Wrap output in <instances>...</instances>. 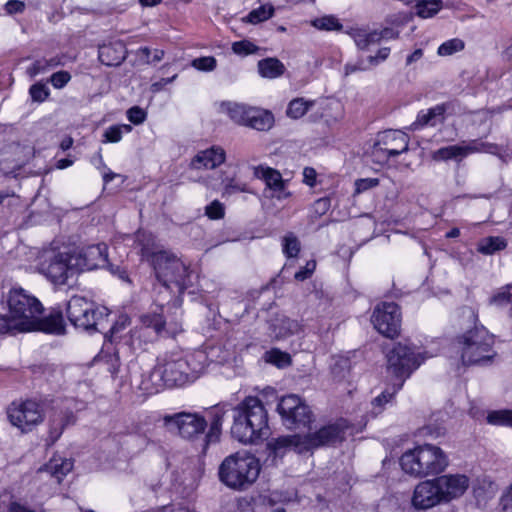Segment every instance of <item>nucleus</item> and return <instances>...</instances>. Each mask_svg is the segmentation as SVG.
Listing matches in <instances>:
<instances>
[{
    "label": "nucleus",
    "instance_id": "5",
    "mask_svg": "<svg viewBox=\"0 0 512 512\" xmlns=\"http://www.w3.org/2000/svg\"><path fill=\"white\" fill-rule=\"evenodd\" d=\"M449 464L445 452L434 445L425 444L406 451L400 458L402 470L416 477L443 472Z\"/></svg>",
    "mask_w": 512,
    "mask_h": 512
},
{
    "label": "nucleus",
    "instance_id": "51",
    "mask_svg": "<svg viewBox=\"0 0 512 512\" xmlns=\"http://www.w3.org/2000/svg\"><path fill=\"white\" fill-rule=\"evenodd\" d=\"M350 371V366L348 360H340L338 361L332 368V374L334 378L338 381L344 380Z\"/></svg>",
    "mask_w": 512,
    "mask_h": 512
},
{
    "label": "nucleus",
    "instance_id": "7",
    "mask_svg": "<svg viewBox=\"0 0 512 512\" xmlns=\"http://www.w3.org/2000/svg\"><path fill=\"white\" fill-rule=\"evenodd\" d=\"M456 343L464 365L486 363L496 355L494 336L484 326H475L466 331L457 338Z\"/></svg>",
    "mask_w": 512,
    "mask_h": 512
},
{
    "label": "nucleus",
    "instance_id": "21",
    "mask_svg": "<svg viewBox=\"0 0 512 512\" xmlns=\"http://www.w3.org/2000/svg\"><path fill=\"white\" fill-rule=\"evenodd\" d=\"M343 438V431L339 425L322 427L313 434L302 436L307 451L322 445L333 444Z\"/></svg>",
    "mask_w": 512,
    "mask_h": 512
},
{
    "label": "nucleus",
    "instance_id": "62",
    "mask_svg": "<svg viewBox=\"0 0 512 512\" xmlns=\"http://www.w3.org/2000/svg\"><path fill=\"white\" fill-rule=\"evenodd\" d=\"M222 183L225 186V193L231 194L233 192H243L245 191L244 187H241L239 184H237L234 180V178H226L222 180Z\"/></svg>",
    "mask_w": 512,
    "mask_h": 512
},
{
    "label": "nucleus",
    "instance_id": "32",
    "mask_svg": "<svg viewBox=\"0 0 512 512\" xmlns=\"http://www.w3.org/2000/svg\"><path fill=\"white\" fill-rule=\"evenodd\" d=\"M250 107L235 102H223L220 111L226 114L234 122L244 125Z\"/></svg>",
    "mask_w": 512,
    "mask_h": 512
},
{
    "label": "nucleus",
    "instance_id": "13",
    "mask_svg": "<svg viewBox=\"0 0 512 512\" xmlns=\"http://www.w3.org/2000/svg\"><path fill=\"white\" fill-rule=\"evenodd\" d=\"M409 136L400 130H386L377 135L371 154L378 163H385L408 151Z\"/></svg>",
    "mask_w": 512,
    "mask_h": 512
},
{
    "label": "nucleus",
    "instance_id": "44",
    "mask_svg": "<svg viewBox=\"0 0 512 512\" xmlns=\"http://www.w3.org/2000/svg\"><path fill=\"white\" fill-rule=\"evenodd\" d=\"M464 49V42L458 38L442 43L438 48V55L449 56Z\"/></svg>",
    "mask_w": 512,
    "mask_h": 512
},
{
    "label": "nucleus",
    "instance_id": "26",
    "mask_svg": "<svg viewBox=\"0 0 512 512\" xmlns=\"http://www.w3.org/2000/svg\"><path fill=\"white\" fill-rule=\"evenodd\" d=\"M349 35L360 50H370L381 41V35L377 30L355 28L349 32Z\"/></svg>",
    "mask_w": 512,
    "mask_h": 512
},
{
    "label": "nucleus",
    "instance_id": "34",
    "mask_svg": "<svg viewBox=\"0 0 512 512\" xmlns=\"http://www.w3.org/2000/svg\"><path fill=\"white\" fill-rule=\"evenodd\" d=\"M225 410L221 407H215L210 412V428L208 433L206 434V438L208 442H216L218 441L222 424L224 421Z\"/></svg>",
    "mask_w": 512,
    "mask_h": 512
},
{
    "label": "nucleus",
    "instance_id": "16",
    "mask_svg": "<svg viewBox=\"0 0 512 512\" xmlns=\"http://www.w3.org/2000/svg\"><path fill=\"white\" fill-rule=\"evenodd\" d=\"M371 321L377 331L386 337L398 335L401 323L399 306L394 302L381 303L373 311Z\"/></svg>",
    "mask_w": 512,
    "mask_h": 512
},
{
    "label": "nucleus",
    "instance_id": "52",
    "mask_svg": "<svg viewBox=\"0 0 512 512\" xmlns=\"http://www.w3.org/2000/svg\"><path fill=\"white\" fill-rule=\"evenodd\" d=\"M71 79V75L67 71H58L51 75L50 82L56 89L63 88Z\"/></svg>",
    "mask_w": 512,
    "mask_h": 512
},
{
    "label": "nucleus",
    "instance_id": "23",
    "mask_svg": "<svg viewBox=\"0 0 512 512\" xmlns=\"http://www.w3.org/2000/svg\"><path fill=\"white\" fill-rule=\"evenodd\" d=\"M301 435H286L273 438L267 443V449L274 457L284 455L288 450L294 449L298 453L307 451Z\"/></svg>",
    "mask_w": 512,
    "mask_h": 512
},
{
    "label": "nucleus",
    "instance_id": "10",
    "mask_svg": "<svg viewBox=\"0 0 512 512\" xmlns=\"http://www.w3.org/2000/svg\"><path fill=\"white\" fill-rule=\"evenodd\" d=\"M39 272L55 286L67 284L76 275L71 252H46L39 264Z\"/></svg>",
    "mask_w": 512,
    "mask_h": 512
},
{
    "label": "nucleus",
    "instance_id": "58",
    "mask_svg": "<svg viewBox=\"0 0 512 512\" xmlns=\"http://www.w3.org/2000/svg\"><path fill=\"white\" fill-rule=\"evenodd\" d=\"M390 54V48L389 47H383L380 48L375 55H371L367 58V61L372 66H376L380 64L381 62L385 61Z\"/></svg>",
    "mask_w": 512,
    "mask_h": 512
},
{
    "label": "nucleus",
    "instance_id": "18",
    "mask_svg": "<svg viewBox=\"0 0 512 512\" xmlns=\"http://www.w3.org/2000/svg\"><path fill=\"white\" fill-rule=\"evenodd\" d=\"M445 503L436 479L425 480L416 485L412 505L418 510H428Z\"/></svg>",
    "mask_w": 512,
    "mask_h": 512
},
{
    "label": "nucleus",
    "instance_id": "60",
    "mask_svg": "<svg viewBox=\"0 0 512 512\" xmlns=\"http://www.w3.org/2000/svg\"><path fill=\"white\" fill-rule=\"evenodd\" d=\"M5 11L7 14L12 15L15 13H22L25 9V3L20 0H9L5 4Z\"/></svg>",
    "mask_w": 512,
    "mask_h": 512
},
{
    "label": "nucleus",
    "instance_id": "25",
    "mask_svg": "<svg viewBox=\"0 0 512 512\" xmlns=\"http://www.w3.org/2000/svg\"><path fill=\"white\" fill-rule=\"evenodd\" d=\"M273 124V114L268 110L256 107H250L246 121L244 123L245 126L256 129L258 131H267L273 126Z\"/></svg>",
    "mask_w": 512,
    "mask_h": 512
},
{
    "label": "nucleus",
    "instance_id": "31",
    "mask_svg": "<svg viewBox=\"0 0 512 512\" xmlns=\"http://www.w3.org/2000/svg\"><path fill=\"white\" fill-rule=\"evenodd\" d=\"M258 72L263 78L274 79L284 74L285 66L279 59L269 57L258 62Z\"/></svg>",
    "mask_w": 512,
    "mask_h": 512
},
{
    "label": "nucleus",
    "instance_id": "61",
    "mask_svg": "<svg viewBox=\"0 0 512 512\" xmlns=\"http://www.w3.org/2000/svg\"><path fill=\"white\" fill-rule=\"evenodd\" d=\"M500 503L504 511L512 512V483L502 494Z\"/></svg>",
    "mask_w": 512,
    "mask_h": 512
},
{
    "label": "nucleus",
    "instance_id": "53",
    "mask_svg": "<svg viewBox=\"0 0 512 512\" xmlns=\"http://www.w3.org/2000/svg\"><path fill=\"white\" fill-rule=\"evenodd\" d=\"M379 185L377 178H362L355 181V194H361Z\"/></svg>",
    "mask_w": 512,
    "mask_h": 512
},
{
    "label": "nucleus",
    "instance_id": "20",
    "mask_svg": "<svg viewBox=\"0 0 512 512\" xmlns=\"http://www.w3.org/2000/svg\"><path fill=\"white\" fill-rule=\"evenodd\" d=\"M254 176L265 182L272 198L283 200L290 196V192L286 189V181L276 169L260 165L254 167Z\"/></svg>",
    "mask_w": 512,
    "mask_h": 512
},
{
    "label": "nucleus",
    "instance_id": "45",
    "mask_svg": "<svg viewBox=\"0 0 512 512\" xmlns=\"http://www.w3.org/2000/svg\"><path fill=\"white\" fill-rule=\"evenodd\" d=\"M259 50V47L256 46L254 43H252L249 40H241L234 42L232 44V51L240 56H247L250 54H255Z\"/></svg>",
    "mask_w": 512,
    "mask_h": 512
},
{
    "label": "nucleus",
    "instance_id": "46",
    "mask_svg": "<svg viewBox=\"0 0 512 512\" xmlns=\"http://www.w3.org/2000/svg\"><path fill=\"white\" fill-rule=\"evenodd\" d=\"M300 251V242L293 234H288L283 239V252L287 257H296Z\"/></svg>",
    "mask_w": 512,
    "mask_h": 512
},
{
    "label": "nucleus",
    "instance_id": "33",
    "mask_svg": "<svg viewBox=\"0 0 512 512\" xmlns=\"http://www.w3.org/2000/svg\"><path fill=\"white\" fill-rule=\"evenodd\" d=\"M315 100H307L304 97L292 99L287 106L286 115L291 119L302 118L313 106Z\"/></svg>",
    "mask_w": 512,
    "mask_h": 512
},
{
    "label": "nucleus",
    "instance_id": "12",
    "mask_svg": "<svg viewBox=\"0 0 512 512\" xmlns=\"http://www.w3.org/2000/svg\"><path fill=\"white\" fill-rule=\"evenodd\" d=\"M277 411L283 424L288 429H301L309 427L313 419L309 406L297 395L290 394L282 397Z\"/></svg>",
    "mask_w": 512,
    "mask_h": 512
},
{
    "label": "nucleus",
    "instance_id": "28",
    "mask_svg": "<svg viewBox=\"0 0 512 512\" xmlns=\"http://www.w3.org/2000/svg\"><path fill=\"white\" fill-rule=\"evenodd\" d=\"M270 328L277 339H282L299 331V324L286 316L278 315L271 321Z\"/></svg>",
    "mask_w": 512,
    "mask_h": 512
},
{
    "label": "nucleus",
    "instance_id": "43",
    "mask_svg": "<svg viewBox=\"0 0 512 512\" xmlns=\"http://www.w3.org/2000/svg\"><path fill=\"white\" fill-rule=\"evenodd\" d=\"M131 130L132 127L127 124L110 126L104 133L105 141L117 143L122 139L124 132L129 133Z\"/></svg>",
    "mask_w": 512,
    "mask_h": 512
},
{
    "label": "nucleus",
    "instance_id": "35",
    "mask_svg": "<svg viewBox=\"0 0 512 512\" xmlns=\"http://www.w3.org/2000/svg\"><path fill=\"white\" fill-rule=\"evenodd\" d=\"M507 246V242L504 238L499 236H491L482 239L478 243L477 250L478 252L484 254V255H491L494 254L497 251H501L505 249Z\"/></svg>",
    "mask_w": 512,
    "mask_h": 512
},
{
    "label": "nucleus",
    "instance_id": "59",
    "mask_svg": "<svg viewBox=\"0 0 512 512\" xmlns=\"http://www.w3.org/2000/svg\"><path fill=\"white\" fill-rule=\"evenodd\" d=\"M316 268V262L314 260H310L306 263L305 267L300 269L295 273V279L298 281H303L309 278Z\"/></svg>",
    "mask_w": 512,
    "mask_h": 512
},
{
    "label": "nucleus",
    "instance_id": "56",
    "mask_svg": "<svg viewBox=\"0 0 512 512\" xmlns=\"http://www.w3.org/2000/svg\"><path fill=\"white\" fill-rule=\"evenodd\" d=\"M47 65L46 59L36 60L27 68L26 73L29 77L34 78L41 73H45L47 71Z\"/></svg>",
    "mask_w": 512,
    "mask_h": 512
},
{
    "label": "nucleus",
    "instance_id": "39",
    "mask_svg": "<svg viewBox=\"0 0 512 512\" xmlns=\"http://www.w3.org/2000/svg\"><path fill=\"white\" fill-rule=\"evenodd\" d=\"M311 23L316 29L325 31H340L343 28V25L339 22L338 18L333 15L316 18Z\"/></svg>",
    "mask_w": 512,
    "mask_h": 512
},
{
    "label": "nucleus",
    "instance_id": "47",
    "mask_svg": "<svg viewBox=\"0 0 512 512\" xmlns=\"http://www.w3.org/2000/svg\"><path fill=\"white\" fill-rule=\"evenodd\" d=\"M266 361L278 367H283L290 364V356L287 353L273 349L266 353Z\"/></svg>",
    "mask_w": 512,
    "mask_h": 512
},
{
    "label": "nucleus",
    "instance_id": "41",
    "mask_svg": "<svg viewBox=\"0 0 512 512\" xmlns=\"http://www.w3.org/2000/svg\"><path fill=\"white\" fill-rule=\"evenodd\" d=\"M274 8L270 5H262L257 9L252 10L247 15V21L252 24H258L266 21L273 16Z\"/></svg>",
    "mask_w": 512,
    "mask_h": 512
},
{
    "label": "nucleus",
    "instance_id": "11",
    "mask_svg": "<svg viewBox=\"0 0 512 512\" xmlns=\"http://www.w3.org/2000/svg\"><path fill=\"white\" fill-rule=\"evenodd\" d=\"M6 414L10 424L23 433L32 431L45 417L42 403L34 399L13 401L7 407Z\"/></svg>",
    "mask_w": 512,
    "mask_h": 512
},
{
    "label": "nucleus",
    "instance_id": "48",
    "mask_svg": "<svg viewBox=\"0 0 512 512\" xmlns=\"http://www.w3.org/2000/svg\"><path fill=\"white\" fill-rule=\"evenodd\" d=\"M217 61L212 56L199 57L192 61V66L203 72H210L216 68Z\"/></svg>",
    "mask_w": 512,
    "mask_h": 512
},
{
    "label": "nucleus",
    "instance_id": "57",
    "mask_svg": "<svg viewBox=\"0 0 512 512\" xmlns=\"http://www.w3.org/2000/svg\"><path fill=\"white\" fill-rule=\"evenodd\" d=\"M510 288H512V285L511 286H507L506 290H502V291L498 292L497 294H495L490 299V303L491 304H495V305H499V306H502V305H505V304L509 303L511 301V298H512V294L508 290Z\"/></svg>",
    "mask_w": 512,
    "mask_h": 512
},
{
    "label": "nucleus",
    "instance_id": "14",
    "mask_svg": "<svg viewBox=\"0 0 512 512\" xmlns=\"http://www.w3.org/2000/svg\"><path fill=\"white\" fill-rule=\"evenodd\" d=\"M163 420L170 431L185 439L196 438L203 434L207 427L206 419L197 413L180 412L166 415Z\"/></svg>",
    "mask_w": 512,
    "mask_h": 512
},
{
    "label": "nucleus",
    "instance_id": "6",
    "mask_svg": "<svg viewBox=\"0 0 512 512\" xmlns=\"http://www.w3.org/2000/svg\"><path fill=\"white\" fill-rule=\"evenodd\" d=\"M260 473L258 459L250 454L230 455L219 467V479L227 487L244 490L252 485Z\"/></svg>",
    "mask_w": 512,
    "mask_h": 512
},
{
    "label": "nucleus",
    "instance_id": "64",
    "mask_svg": "<svg viewBox=\"0 0 512 512\" xmlns=\"http://www.w3.org/2000/svg\"><path fill=\"white\" fill-rule=\"evenodd\" d=\"M365 70H367V68L365 66H363L362 60L358 61L355 64L347 63L344 66V75L349 76L350 74L355 73L357 71H365Z\"/></svg>",
    "mask_w": 512,
    "mask_h": 512
},
{
    "label": "nucleus",
    "instance_id": "19",
    "mask_svg": "<svg viewBox=\"0 0 512 512\" xmlns=\"http://www.w3.org/2000/svg\"><path fill=\"white\" fill-rule=\"evenodd\" d=\"M445 503L461 497L470 485L464 474H446L435 478Z\"/></svg>",
    "mask_w": 512,
    "mask_h": 512
},
{
    "label": "nucleus",
    "instance_id": "49",
    "mask_svg": "<svg viewBox=\"0 0 512 512\" xmlns=\"http://www.w3.org/2000/svg\"><path fill=\"white\" fill-rule=\"evenodd\" d=\"M29 93L32 100L36 102L45 101L50 94L48 87L42 83L32 85L29 89Z\"/></svg>",
    "mask_w": 512,
    "mask_h": 512
},
{
    "label": "nucleus",
    "instance_id": "22",
    "mask_svg": "<svg viewBox=\"0 0 512 512\" xmlns=\"http://www.w3.org/2000/svg\"><path fill=\"white\" fill-rule=\"evenodd\" d=\"M226 152L220 146L199 151L191 161L193 169H215L225 162Z\"/></svg>",
    "mask_w": 512,
    "mask_h": 512
},
{
    "label": "nucleus",
    "instance_id": "38",
    "mask_svg": "<svg viewBox=\"0 0 512 512\" xmlns=\"http://www.w3.org/2000/svg\"><path fill=\"white\" fill-rule=\"evenodd\" d=\"M401 388H402V383H399V384L393 386L392 391L385 390L384 392H382L381 395L374 398V400L371 402L372 413L374 415L380 414L382 412V410L384 409L385 405L393 399L395 393L398 390H400Z\"/></svg>",
    "mask_w": 512,
    "mask_h": 512
},
{
    "label": "nucleus",
    "instance_id": "17",
    "mask_svg": "<svg viewBox=\"0 0 512 512\" xmlns=\"http://www.w3.org/2000/svg\"><path fill=\"white\" fill-rule=\"evenodd\" d=\"M76 274L103 268L108 263L107 246L104 243L71 250Z\"/></svg>",
    "mask_w": 512,
    "mask_h": 512
},
{
    "label": "nucleus",
    "instance_id": "2",
    "mask_svg": "<svg viewBox=\"0 0 512 512\" xmlns=\"http://www.w3.org/2000/svg\"><path fill=\"white\" fill-rule=\"evenodd\" d=\"M207 365L208 357L204 351H195L186 356L166 354L143 378L141 389L147 393H157L163 387L183 386L198 379Z\"/></svg>",
    "mask_w": 512,
    "mask_h": 512
},
{
    "label": "nucleus",
    "instance_id": "30",
    "mask_svg": "<svg viewBox=\"0 0 512 512\" xmlns=\"http://www.w3.org/2000/svg\"><path fill=\"white\" fill-rule=\"evenodd\" d=\"M74 421L75 417L72 411L55 412L50 418V437L53 441L57 440L61 436L64 428L74 423Z\"/></svg>",
    "mask_w": 512,
    "mask_h": 512
},
{
    "label": "nucleus",
    "instance_id": "3",
    "mask_svg": "<svg viewBox=\"0 0 512 512\" xmlns=\"http://www.w3.org/2000/svg\"><path fill=\"white\" fill-rule=\"evenodd\" d=\"M232 436L243 444H252L269 435L268 417L257 397H246L233 409Z\"/></svg>",
    "mask_w": 512,
    "mask_h": 512
},
{
    "label": "nucleus",
    "instance_id": "42",
    "mask_svg": "<svg viewBox=\"0 0 512 512\" xmlns=\"http://www.w3.org/2000/svg\"><path fill=\"white\" fill-rule=\"evenodd\" d=\"M488 423L512 427V410L492 411L487 416Z\"/></svg>",
    "mask_w": 512,
    "mask_h": 512
},
{
    "label": "nucleus",
    "instance_id": "37",
    "mask_svg": "<svg viewBox=\"0 0 512 512\" xmlns=\"http://www.w3.org/2000/svg\"><path fill=\"white\" fill-rule=\"evenodd\" d=\"M442 8L441 0H419L415 6L416 14L421 18H429Z\"/></svg>",
    "mask_w": 512,
    "mask_h": 512
},
{
    "label": "nucleus",
    "instance_id": "36",
    "mask_svg": "<svg viewBox=\"0 0 512 512\" xmlns=\"http://www.w3.org/2000/svg\"><path fill=\"white\" fill-rule=\"evenodd\" d=\"M141 321L144 326L153 328L158 334H161L165 331L168 334L174 336L178 331H180V329L177 328L172 330H165V321L161 314L153 313L143 315L141 317Z\"/></svg>",
    "mask_w": 512,
    "mask_h": 512
},
{
    "label": "nucleus",
    "instance_id": "40",
    "mask_svg": "<svg viewBox=\"0 0 512 512\" xmlns=\"http://www.w3.org/2000/svg\"><path fill=\"white\" fill-rule=\"evenodd\" d=\"M130 325V318L127 315H120L116 322L113 324V326L109 330V338L110 342H117L119 341L122 336L125 329Z\"/></svg>",
    "mask_w": 512,
    "mask_h": 512
},
{
    "label": "nucleus",
    "instance_id": "50",
    "mask_svg": "<svg viewBox=\"0 0 512 512\" xmlns=\"http://www.w3.org/2000/svg\"><path fill=\"white\" fill-rule=\"evenodd\" d=\"M205 214L212 220L222 219L225 215L224 205L220 201L214 200L206 206Z\"/></svg>",
    "mask_w": 512,
    "mask_h": 512
},
{
    "label": "nucleus",
    "instance_id": "15",
    "mask_svg": "<svg viewBox=\"0 0 512 512\" xmlns=\"http://www.w3.org/2000/svg\"><path fill=\"white\" fill-rule=\"evenodd\" d=\"M498 151L497 145L474 139L467 143L442 147L432 153V158L435 161H461L473 153L485 152L496 155Z\"/></svg>",
    "mask_w": 512,
    "mask_h": 512
},
{
    "label": "nucleus",
    "instance_id": "9",
    "mask_svg": "<svg viewBox=\"0 0 512 512\" xmlns=\"http://www.w3.org/2000/svg\"><path fill=\"white\" fill-rule=\"evenodd\" d=\"M66 313L75 327L86 331H100L109 316L106 307L97 306L82 296H73L68 301Z\"/></svg>",
    "mask_w": 512,
    "mask_h": 512
},
{
    "label": "nucleus",
    "instance_id": "55",
    "mask_svg": "<svg viewBox=\"0 0 512 512\" xmlns=\"http://www.w3.org/2000/svg\"><path fill=\"white\" fill-rule=\"evenodd\" d=\"M146 116V112L138 106H134L127 111V118L135 125L142 124L145 121Z\"/></svg>",
    "mask_w": 512,
    "mask_h": 512
},
{
    "label": "nucleus",
    "instance_id": "1",
    "mask_svg": "<svg viewBox=\"0 0 512 512\" xmlns=\"http://www.w3.org/2000/svg\"><path fill=\"white\" fill-rule=\"evenodd\" d=\"M7 307V313L0 315L1 333L41 331L62 334L64 332L62 313L54 311L43 317L44 307L41 302L22 288L9 291Z\"/></svg>",
    "mask_w": 512,
    "mask_h": 512
},
{
    "label": "nucleus",
    "instance_id": "54",
    "mask_svg": "<svg viewBox=\"0 0 512 512\" xmlns=\"http://www.w3.org/2000/svg\"><path fill=\"white\" fill-rule=\"evenodd\" d=\"M139 52L146 58V62L149 64L160 62L164 57V51L161 49L151 50L148 47H143L139 49Z\"/></svg>",
    "mask_w": 512,
    "mask_h": 512
},
{
    "label": "nucleus",
    "instance_id": "8",
    "mask_svg": "<svg viewBox=\"0 0 512 512\" xmlns=\"http://www.w3.org/2000/svg\"><path fill=\"white\" fill-rule=\"evenodd\" d=\"M387 370L396 378L405 379L424 362L425 352L409 340L396 343L386 354Z\"/></svg>",
    "mask_w": 512,
    "mask_h": 512
},
{
    "label": "nucleus",
    "instance_id": "63",
    "mask_svg": "<svg viewBox=\"0 0 512 512\" xmlns=\"http://www.w3.org/2000/svg\"><path fill=\"white\" fill-rule=\"evenodd\" d=\"M313 207L317 214L323 215L330 208V200L327 198H320L317 201H315Z\"/></svg>",
    "mask_w": 512,
    "mask_h": 512
},
{
    "label": "nucleus",
    "instance_id": "4",
    "mask_svg": "<svg viewBox=\"0 0 512 512\" xmlns=\"http://www.w3.org/2000/svg\"><path fill=\"white\" fill-rule=\"evenodd\" d=\"M150 262L158 282L170 293L182 294L192 285V273L189 267L174 254L157 251L151 254Z\"/></svg>",
    "mask_w": 512,
    "mask_h": 512
},
{
    "label": "nucleus",
    "instance_id": "29",
    "mask_svg": "<svg viewBox=\"0 0 512 512\" xmlns=\"http://www.w3.org/2000/svg\"><path fill=\"white\" fill-rule=\"evenodd\" d=\"M72 468L73 462L70 459L54 457L40 471L49 473L56 479L57 483H61L62 479L71 472Z\"/></svg>",
    "mask_w": 512,
    "mask_h": 512
},
{
    "label": "nucleus",
    "instance_id": "27",
    "mask_svg": "<svg viewBox=\"0 0 512 512\" xmlns=\"http://www.w3.org/2000/svg\"><path fill=\"white\" fill-rule=\"evenodd\" d=\"M446 107L444 104L437 105L428 109L426 112L421 111L417 120L412 124L413 129H418L423 126H436L444 121V114Z\"/></svg>",
    "mask_w": 512,
    "mask_h": 512
},
{
    "label": "nucleus",
    "instance_id": "24",
    "mask_svg": "<svg viewBox=\"0 0 512 512\" xmlns=\"http://www.w3.org/2000/svg\"><path fill=\"white\" fill-rule=\"evenodd\" d=\"M126 47L122 41H114L99 47L98 57L106 66H117L126 58Z\"/></svg>",
    "mask_w": 512,
    "mask_h": 512
}]
</instances>
